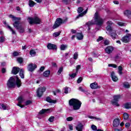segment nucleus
Masks as SVG:
<instances>
[{"mask_svg":"<svg viewBox=\"0 0 131 131\" xmlns=\"http://www.w3.org/2000/svg\"><path fill=\"white\" fill-rule=\"evenodd\" d=\"M123 85H124V88H126L127 89H128L130 86L128 82L124 83Z\"/></svg>","mask_w":131,"mask_h":131,"instance_id":"40","label":"nucleus"},{"mask_svg":"<svg viewBox=\"0 0 131 131\" xmlns=\"http://www.w3.org/2000/svg\"><path fill=\"white\" fill-rule=\"evenodd\" d=\"M50 74H51V71L50 70L46 71L43 73V76L44 77H49V76H50Z\"/></svg>","mask_w":131,"mask_h":131,"instance_id":"24","label":"nucleus"},{"mask_svg":"<svg viewBox=\"0 0 131 131\" xmlns=\"http://www.w3.org/2000/svg\"><path fill=\"white\" fill-rule=\"evenodd\" d=\"M124 15H125V16H126V17H128V18H129V16H130V15H131L130 10H126L124 11Z\"/></svg>","mask_w":131,"mask_h":131,"instance_id":"25","label":"nucleus"},{"mask_svg":"<svg viewBox=\"0 0 131 131\" xmlns=\"http://www.w3.org/2000/svg\"><path fill=\"white\" fill-rule=\"evenodd\" d=\"M62 72H63V68H60L57 72V74L58 75H60V74H61V73H62Z\"/></svg>","mask_w":131,"mask_h":131,"instance_id":"39","label":"nucleus"},{"mask_svg":"<svg viewBox=\"0 0 131 131\" xmlns=\"http://www.w3.org/2000/svg\"><path fill=\"white\" fill-rule=\"evenodd\" d=\"M103 38V37H102V36H99V37H98V38L97 39V42L100 41V40H102Z\"/></svg>","mask_w":131,"mask_h":131,"instance_id":"53","label":"nucleus"},{"mask_svg":"<svg viewBox=\"0 0 131 131\" xmlns=\"http://www.w3.org/2000/svg\"><path fill=\"white\" fill-rule=\"evenodd\" d=\"M52 66H53V67H57V63H55V62H52Z\"/></svg>","mask_w":131,"mask_h":131,"instance_id":"63","label":"nucleus"},{"mask_svg":"<svg viewBox=\"0 0 131 131\" xmlns=\"http://www.w3.org/2000/svg\"><path fill=\"white\" fill-rule=\"evenodd\" d=\"M19 74L21 78L24 79V70L23 69L20 70Z\"/></svg>","mask_w":131,"mask_h":131,"instance_id":"28","label":"nucleus"},{"mask_svg":"<svg viewBox=\"0 0 131 131\" xmlns=\"http://www.w3.org/2000/svg\"><path fill=\"white\" fill-rule=\"evenodd\" d=\"M21 84V80L19 79L18 76H16L14 77H11L9 79L7 83V87L8 90H10V89H15L16 85H17V88H20Z\"/></svg>","mask_w":131,"mask_h":131,"instance_id":"1","label":"nucleus"},{"mask_svg":"<svg viewBox=\"0 0 131 131\" xmlns=\"http://www.w3.org/2000/svg\"><path fill=\"white\" fill-rule=\"evenodd\" d=\"M130 107H131L130 103H126L124 105V108H125V109H129Z\"/></svg>","mask_w":131,"mask_h":131,"instance_id":"37","label":"nucleus"},{"mask_svg":"<svg viewBox=\"0 0 131 131\" xmlns=\"http://www.w3.org/2000/svg\"><path fill=\"white\" fill-rule=\"evenodd\" d=\"M28 21L30 24H40L41 22V19L37 16H35L34 17H29Z\"/></svg>","mask_w":131,"mask_h":131,"instance_id":"6","label":"nucleus"},{"mask_svg":"<svg viewBox=\"0 0 131 131\" xmlns=\"http://www.w3.org/2000/svg\"><path fill=\"white\" fill-rule=\"evenodd\" d=\"M79 91H80L81 92H82L83 93H84L85 91L82 89V87L79 86L78 89Z\"/></svg>","mask_w":131,"mask_h":131,"instance_id":"52","label":"nucleus"},{"mask_svg":"<svg viewBox=\"0 0 131 131\" xmlns=\"http://www.w3.org/2000/svg\"><path fill=\"white\" fill-rule=\"evenodd\" d=\"M113 3L114 4H115V5H119V2L118 1H114Z\"/></svg>","mask_w":131,"mask_h":131,"instance_id":"64","label":"nucleus"},{"mask_svg":"<svg viewBox=\"0 0 131 131\" xmlns=\"http://www.w3.org/2000/svg\"><path fill=\"white\" fill-rule=\"evenodd\" d=\"M54 118L55 117H54V116H51V117L49 118V121H50V122H53V121H54Z\"/></svg>","mask_w":131,"mask_h":131,"instance_id":"46","label":"nucleus"},{"mask_svg":"<svg viewBox=\"0 0 131 131\" xmlns=\"http://www.w3.org/2000/svg\"><path fill=\"white\" fill-rule=\"evenodd\" d=\"M2 73H6V68H2Z\"/></svg>","mask_w":131,"mask_h":131,"instance_id":"61","label":"nucleus"},{"mask_svg":"<svg viewBox=\"0 0 131 131\" xmlns=\"http://www.w3.org/2000/svg\"><path fill=\"white\" fill-rule=\"evenodd\" d=\"M90 88L92 90H97V89H100L101 86L98 85L97 82H94L90 84Z\"/></svg>","mask_w":131,"mask_h":131,"instance_id":"13","label":"nucleus"},{"mask_svg":"<svg viewBox=\"0 0 131 131\" xmlns=\"http://www.w3.org/2000/svg\"><path fill=\"white\" fill-rule=\"evenodd\" d=\"M46 101L50 103L56 104V103H57V100H53L50 97H47L46 99Z\"/></svg>","mask_w":131,"mask_h":131,"instance_id":"22","label":"nucleus"},{"mask_svg":"<svg viewBox=\"0 0 131 131\" xmlns=\"http://www.w3.org/2000/svg\"><path fill=\"white\" fill-rule=\"evenodd\" d=\"M76 36L77 39L79 40H81V39H83V35H82V33H77Z\"/></svg>","mask_w":131,"mask_h":131,"instance_id":"26","label":"nucleus"},{"mask_svg":"<svg viewBox=\"0 0 131 131\" xmlns=\"http://www.w3.org/2000/svg\"><path fill=\"white\" fill-rule=\"evenodd\" d=\"M46 87H40L38 88L37 90V96L38 98H40L43 94V93L46 92Z\"/></svg>","mask_w":131,"mask_h":131,"instance_id":"8","label":"nucleus"},{"mask_svg":"<svg viewBox=\"0 0 131 131\" xmlns=\"http://www.w3.org/2000/svg\"><path fill=\"white\" fill-rule=\"evenodd\" d=\"M118 25H119V26H125V23H121V22H118Z\"/></svg>","mask_w":131,"mask_h":131,"instance_id":"48","label":"nucleus"},{"mask_svg":"<svg viewBox=\"0 0 131 131\" xmlns=\"http://www.w3.org/2000/svg\"><path fill=\"white\" fill-rule=\"evenodd\" d=\"M125 127H129V126H130V124L128 122L126 123V124H125Z\"/></svg>","mask_w":131,"mask_h":131,"instance_id":"54","label":"nucleus"},{"mask_svg":"<svg viewBox=\"0 0 131 131\" xmlns=\"http://www.w3.org/2000/svg\"><path fill=\"white\" fill-rule=\"evenodd\" d=\"M111 36L113 39H115L117 37V34H116V31L115 30H113L110 32Z\"/></svg>","mask_w":131,"mask_h":131,"instance_id":"21","label":"nucleus"},{"mask_svg":"<svg viewBox=\"0 0 131 131\" xmlns=\"http://www.w3.org/2000/svg\"><path fill=\"white\" fill-rule=\"evenodd\" d=\"M67 121H72L73 120V118L72 117H69L67 118Z\"/></svg>","mask_w":131,"mask_h":131,"instance_id":"50","label":"nucleus"},{"mask_svg":"<svg viewBox=\"0 0 131 131\" xmlns=\"http://www.w3.org/2000/svg\"><path fill=\"white\" fill-rule=\"evenodd\" d=\"M104 45L105 46H108V45H109V41L108 40H105L104 41Z\"/></svg>","mask_w":131,"mask_h":131,"instance_id":"60","label":"nucleus"},{"mask_svg":"<svg viewBox=\"0 0 131 131\" xmlns=\"http://www.w3.org/2000/svg\"><path fill=\"white\" fill-rule=\"evenodd\" d=\"M67 20H68V18H66L65 19H62L61 18H56V21L52 27L53 29L58 28V27L61 26V25L63 24V23H66V22H67Z\"/></svg>","mask_w":131,"mask_h":131,"instance_id":"4","label":"nucleus"},{"mask_svg":"<svg viewBox=\"0 0 131 131\" xmlns=\"http://www.w3.org/2000/svg\"><path fill=\"white\" fill-rule=\"evenodd\" d=\"M20 24V21H15L13 25L14 27V28H16L17 30H18V32L19 33H24L25 32V29L24 27H22V26H19V25Z\"/></svg>","mask_w":131,"mask_h":131,"instance_id":"5","label":"nucleus"},{"mask_svg":"<svg viewBox=\"0 0 131 131\" xmlns=\"http://www.w3.org/2000/svg\"><path fill=\"white\" fill-rule=\"evenodd\" d=\"M36 68H37V66L33 63L29 64L27 68L28 71H30V72H33Z\"/></svg>","mask_w":131,"mask_h":131,"instance_id":"10","label":"nucleus"},{"mask_svg":"<svg viewBox=\"0 0 131 131\" xmlns=\"http://www.w3.org/2000/svg\"><path fill=\"white\" fill-rule=\"evenodd\" d=\"M130 34L127 33L126 36L121 39L122 41H123V42H125V43H126V42H128V41H129V37H130Z\"/></svg>","mask_w":131,"mask_h":131,"instance_id":"11","label":"nucleus"},{"mask_svg":"<svg viewBox=\"0 0 131 131\" xmlns=\"http://www.w3.org/2000/svg\"><path fill=\"white\" fill-rule=\"evenodd\" d=\"M104 22V20L98 14V13H95L94 15V20H92L91 21H89L87 22L85 24V25H86L88 27H90V26H92V25H94L95 24H96V25L101 26L102 24H103Z\"/></svg>","mask_w":131,"mask_h":131,"instance_id":"2","label":"nucleus"},{"mask_svg":"<svg viewBox=\"0 0 131 131\" xmlns=\"http://www.w3.org/2000/svg\"><path fill=\"white\" fill-rule=\"evenodd\" d=\"M18 104H17V106H19L20 107V108H23L24 107V105H21L20 104H21V103H23V98L22 96H20L18 98Z\"/></svg>","mask_w":131,"mask_h":131,"instance_id":"20","label":"nucleus"},{"mask_svg":"<svg viewBox=\"0 0 131 131\" xmlns=\"http://www.w3.org/2000/svg\"><path fill=\"white\" fill-rule=\"evenodd\" d=\"M45 113H50V109H42L39 112V114H45Z\"/></svg>","mask_w":131,"mask_h":131,"instance_id":"27","label":"nucleus"},{"mask_svg":"<svg viewBox=\"0 0 131 131\" xmlns=\"http://www.w3.org/2000/svg\"><path fill=\"white\" fill-rule=\"evenodd\" d=\"M34 5H35L34 2H33L31 0H30L29 1V7H34Z\"/></svg>","mask_w":131,"mask_h":131,"instance_id":"33","label":"nucleus"},{"mask_svg":"<svg viewBox=\"0 0 131 131\" xmlns=\"http://www.w3.org/2000/svg\"><path fill=\"white\" fill-rule=\"evenodd\" d=\"M88 8H87L85 11H84L82 13V12L83 11V8H82V7H79L77 10V12L79 14H78L77 16V17H76V19H79L80 17H83V16H84V15H85V14L88 13Z\"/></svg>","mask_w":131,"mask_h":131,"instance_id":"7","label":"nucleus"},{"mask_svg":"<svg viewBox=\"0 0 131 131\" xmlns=\"http://www.w3.org/2000/svg\"><path fill=\"white\" fill-rule=\"evenodd\" d=\"M108 67H113V68H117V65L115 64H109Z\"/></svg>","mask_w":131,"mask_h":131,"instance_id":"42","label":"nucleus"},{"mask_svg":"<svg viewBox=\"0 0 131 131\" xmlns=\"http://www.w3.org/2000/svg\"><path fill=\"white\" fill-rule=\"evenodd\" d=\"M111 77L112 78V80H113V81L116 82L117 81V80H118V78H117V77L115 76V73H114V72H113L111 73Z\"/></svg>","mask_w":131,"mask_h":131,"instance_id":"23","label":"nucleus"},{"mask_svg":"<svg viewBox=\"0 0 131 131\" xmlns=\"http://www.w3.org/2000/svg\"><path fill=\"white\" fill-rule=\"evenodd\" d=\"M64 94H68V88H64Z\"/></svg>","mask_w":131,"mask_h":131,"instance_id":"62","label":"nucleus"},{"mask_svg":"<svg viewBox=\"0 0 131 131\" xmlns=\"http://www.w3.org/2000/svg\"><path fill=\"white\" fill-rule=\"evenodd\" d=\"M3 24H4V25H6L8 27V28L9 29V30L10 31H11L12 34H16V32H15V31H14V30H13V29L11 27V26H9V25H8V24H7V21H4Z\"/></svg>","mask_w":131,"mask_h":131,"instance_id":"18","label":"nucleus"},{"mask_svg":"<svg viewBox=\"0 0 131 131\" xmlns=\"http://www.w3.org/2000/svg\"><path fill=\"white\" fill-rule=\"evenodd\" d=\"M5 41V37L4 36L0 37V42H4Z\"/></svg>","mask_w":131,"mask_h":131,"instance_id":"51","label":"nucleus"},{"mask_svg":"<svg viewBox=\"0 0 131 131\" xmlns=\"http://www.w3.org/2000/svg\"><path fill=\"white\" fill-rule=\"evenodd\" d=\"M45 68H46L43 66L41 67L39 69V71H41V72H42V71H43V70H45Z\"/></svg>","mask_w":131,"mask_h":131,"instance_id":"59","label":"nucleus"},{"mask_svg":"<svg viewBox=\"0 0 131 131\" xmlns=\"http://www.w3.org/2000/svg\"><path fill=\"white\" fill-rule=\"evenodd\" d=\"M30 55L31 57H34V56L36 55V52H35L34 50H31L30 51Z\"/></svg>","mask_w":131,"mask_h":131,"instance_id":"29","label":"nucleus"},{"mask_svg":"<svg viewBox=\"0 0 131 131\" xmlns=\"http://www.w3.org/2000/svg\"><path fill=\"white\" fill-rule=\"evenodd\" d=\"M60 34H61V32L58 31V32L54 33L53 34V36H54V37H57V36H59V35H60Z\"/></svg>","mask_w":131,"mask_h":131,"instance_id":"32","label":"nucleus"},{"mask_svg":"<svg viewBox=\"0 0 131 131\" xmlns=\"http://www.w3.org/2000/svg\"><path fill=\"white\" fill-rule=\"evenodd\" d=\"M107 26L106 28V29L107 31H109V32H112V31L114 30H113V29H112V27H111V26L113 24L112 21L109 20L107 21Z\"/></svg>","mask_w":131,"mask_h":131,"instance_id":"12","label":"nucleus"},{"mask_svg":"<svg viewBox=\"0 0 131 131\" xmlns=\"http://www.w3.org/2000/svg\"><path fill=\"white\" fill-rule=\"evenodd\" d=\"M1 109H2L3 110H6L7 109V105H5V104H2L1 105Z\"/></svg>","mask_w":131,"mask_h":131,"instance_id":"44","label":"nucleus"},{"mask_svg":"<svg viewBox=\"0 0 131 131\" xmlns=\"http://www.w3.org/2000/svg\"><path fill=\"white\" fill-rule=\"evenodd\" d=\"M123 118L125 120L128 119V114L126 113L123 114Z\"/></svg>","mask_w":131,"mask_h":131,"instance_id":"36","label":"nucleus"},{"mask_svg":"<svg viewBox=\"0 0 131 131\" xmlns=\"http://www.w3.org/2000/svg\"><path fill=\"white\" fill-rule=\"evenodd\" d=\"M69 104L71 107H73L74 110H79L81 107V102L74 98L70 100Z\"/></svg>","mask_w":131,"mask_h":131,"instance_id":"3","label":"nucleus"},{"mask_svg":"<svg viewBox=\"0 0 131 131\" xmlns=\"http://www.w3.org/2000/svg\"><path fill=\"white\" fill-rule=\"evenodd\" d=\"M120 124V121L119 119H115L113 121V125L114 127H117Z\"/></svg>","mask_w":131,"mask_h":131,"instance_id":"17","label":"nucleus"},{"mask_svg":"<svg viewBox=\"0 0 131 131\" xmlns=\"http://www.w3.org/2000/svg\"><path fill=\"white\" fill-rule=\"evenodd\" d=\"M123 70V69L122 68V67H121V66H119L118 67V73L119 74H120V75H121V74H122V70Z\"/></svg>","mask_w":131,"mask_h":131,"instance_id":"31","label":"nucleus"},{"mask_svg":"<svg viewBox=\"0 0 131 131\" xmlns=\"http://www.w3.org/2000/svg\"><path fill=\"white\" fill-rule=\"evenodd\" d=\"M47 48L49 50H56L57 49V46L54 44L49 43L47 45Z\"/></svg>","mask_w":131,"mask_h":131,"instance_id":"19","label":"nucleus"},{"mask_svg":"<svg viewBox=\"0 0 131 131\" xmlns=\"http://www.w3.org/2000/svg\"><path fill=\"white\" fill-rule=\"evenodd\" d=\"M91 128H92V129H93V130H95V131H97L98 129L97 128V126H96L95 125H92L91 126Z\"/></svg>","mask_w":131,"mask_h":131,"instance_id":"38","label":"nucleus"},{"mask_svg":"<svg viewBox=\"0 0 131 131\" xmlns=\"http://www.w3.org/2000/svg\"><path fill=\"white\" fill-rule=\"evenodd\" d=\"M69 79H73V78H74V77H75V76H76V73H73L71 74H69Z\"/></svg>","mask_w":131,"mask_h":131,"instance_id":"34","label":"nucleus"},{"mask_svg":"<svg viewBox=\"0 0 131 131\" xmlns=\"http://www.w3.org/2000/svg\"><path fill=\"white\" fill-rule=\"evenodd\" d=\"M17 61L19 64H22V63H23V58L22 57H18L17 58Z\"/></svg>","mask_w":131,"mask_h":131,"instance_id":"35","label":"nucleus"},{"mask_svg":"<svg viewBox=\"0 0 131 131\" xmlns=\"http://www.w3.org/2000/svg\"><path fill=\"white\" fill-rule=\"evenodd\" d=\"M89 118H90L91 119H96V120H101V119L97 117H94L93 116H90Z\"/></svg>","mask_w":131,"mask_h":131,"instance_id":"45","label":"nucleus"},{"mask_svg":"<svg viewBox=\"0 0 131 131\" xmlns=\"http://www.w3.org/2000/svg\"><path fill=\"white\" fill-rule=\"evenodd\" d=\"M21 20V17H15L14 18V21H20Z\"/></svg>","mask_w":131,"mask_h":131,"instance_id":"56","label":"nucleus"},{"mask_svg":"<svg viewBox=\"0 0 131 131\" xmlns=\"http://www.w3.org/2000/svg\"><path fill=\"white\" fill-rule=\"evenodd\" d=\"M78 57V54H77V53H75L74 54V59L75 60H77V58Z\"/></svg>","mask_w":131,"mask_h":131,"instance_id":"47","label":"nucleus"},{"mask_svg":"<svg viewBox=\"0 0 131 131\" xmlns=\"http://www.w3.org/2000/svg\"><path fill=\"white\" fill-rule=\"evenodd\" d=\"M67 45H61L60 46V50L61 51H65V50H66V49H67Z\"/></svg>","mask_w":131,"mask_h":131,"instance_id":"30","label":"nucleus"},{"mask_svg":"<svg viewBox=\"0 0 131 131\" xmlns=\"http://www.w3.org/2000/svg\"><path fill=\"white\" fill-rule=\"evenodd\" d=\"M20 68L19 67H14L12 68V70L11 71L12 74L16 75V74H18L19 73V71H20Z\"/></svg>","mask_w":131,"mask_h":131,"instance_id":"14","label":"nucleus"},{"mask_svg":"<svg viewBox=\"0 0 131 131\" xmlns=\"http://www.w3.org/2000/svg\"><path fill=\"white\" fill-rule=\"evenodd\" d=\"M76 129L77 131H82V129H83V124L80 122H78L76 126Z\"/></svg>","mask_w":131,"mask_h":131,"instance_id":"15","label":"nucleus"},{"mask_svg":"<svg viewBox=\"0 0 131 131\" xmlns=\"http://www.w3.org/2000/svg\"><path fill=\"white\" fill-rule=\"evenodd\" d=\"M31 103H32V101H31V100H27L25 102V105H26V106H28V105H30V104H31Z\"/></svg>","mask_w":131,"mask_h":131,"instance_id":"43","label":"nucleus"},{"mask_svg":"<svg viewBox=\"0 0 131 131\" xmlns=\"http://www.w3.org/2000/svg\"><path fill=\"white\" fill-rule=\"evenodd\" d=\"M13 57H17V56H19V52L17 51H15L13 53Z\"/></svg>","mask_w":131,"mask_h":131,"instance_id":"41","label":"nucleus"},{"mask_svg":"<svg viewBox=\"0 0 131 131\" xmlns=\"http://www.w3.org/2000/svg\"><path fill=\"white\" fill-rule=\"evenodd\" d=\"M69 127L70 130H73V126H72V125L69 124Z\"/></svg>","mask_w":131,"mask_h":131,"instance_id":"58","label":"nucleus"},{"mask_svg":"<svg viewBox=\"0 0 131 131\" xmlns=\"http://www.w3.org/2000/svg\"><path fill=\"white\" fill-rule=\"evenodd\" d=\"M120 99V95H115L114 96V99L112 100L113 105L119 107V104H118V100Z\"/></svg>","mask_w":131,"mask_h":131,"instance_id":"9","label":"nucleus"},{"mask_svg":"<svg viewBox=\"0 0 131 131\" xmlns=\"http://www.w3.org/2000/svg\"><path fill=\"white\" fill-rule=\"evenodd\" d=\"M9 17H10V18H11L12 19H12L13 21H14L15 17L14 15H12V14H10V15H9Z\"/></svg>","mask_w":131,"mask_h":131,"instance_id":"55","label":"nucleus"},{"mask_svg":"<svg viewBox=\"0 0 131 131\" xmlns=\"http://www.w3.org/2000/svg\"><path fill=\"white\" fill-rule=\"evenodd\" d=\"M113 50H114V48L113 47L108 46L105 49V51L106 54H111L113 52Z\"/></svg>","mask_w":131,"mask_h":131,"instance_id":"16","label":"nucleus"},{"mask_svg":"<svg viewBox=\"0 0 131 131\" xmlns=\"http://www.w3.org/2000/svg\"><path fill=\"white\" fill-rule=\"evenodd\" d=\"M81 81H82V77H80L77 80V83H80V82H81Z\"/></svg>","mask_w":131,"mask_h":131,"instance_id":"49","label":"nucleus"},{"mask_svg":"<svg viewBox=\"0 0 131 131\" xmlns=\"http://www.w3.org/2000/svg\"><path fill=\"white\" fill-rule=\"evenodd\" d=\"M81 66H80V65L77 66V67H76L77 72L78 71V70H79V69L81 68Z\"/></svg>","mask_w":131,"mask_h":131,"instance_id":"57","label":"nucleus"}]
</instances>
